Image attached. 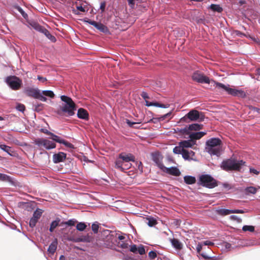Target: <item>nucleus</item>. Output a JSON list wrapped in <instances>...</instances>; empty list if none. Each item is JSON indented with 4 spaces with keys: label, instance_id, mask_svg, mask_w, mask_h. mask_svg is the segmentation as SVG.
Returning <instances> with one entry per match:
<instances>
[{
    "label": "nucleus",
    "instance_id": "obj_1",
    "mask_svg": "<svg viewBox=\"0 0 260 260\" xmlns=\"http://www.w3.org/2000/svg\"><path fill=\"white\" fill-rule=\"evenodd\" d=\"M60 99L64 102L60 109L57 111V114L60 116L65 115L66 116H72L75 114V111L76 110V105L72 99L66 95H61Z\"/></svg>",
    "mask_w": 260,
    "mask_h": 260
},
{
    "label": "nucleus",
    "instance_id": "obj_2",
    "mask_svg": "<svg viewBox=\"0 0 260 260\" xmlns=\"http://www.w3.org/2000/svg\"><path fill=\"white\" fill-rule=\"evenodd\" d=\"M222 142L219 138H212L206 142L205 150L211 155H218L220 154Z\"/></svg>",
    "mask_w": 260,
    "mask_h": 260
},
{
    "label": "nucleus",
    "instance_id": "obj_3",
    "mask_svg": "<svg viewBox=\"0 0 260 260\" xmlns=\"http://www.w3.org/2000/svg\"><path fill=\"white\" fill-rule=\"evenodd\" d=\"M245 162L242 160H236L235 159H228L223 160L221 164V168L224 171H239Z\"/></svg>",
    "mask_w": 260,
    "mask_h": 260
},
{
    "label": "nucleus",
    "instance_id": "obj_4",
    "mask_svg": "<svg viewBox=\"0 0 260 260\" xmlns=\"http://www.w3.org/2000/svg\"><path fill=\"white\" fill-rule=\"evenodd\" d=\"M199 181L201 185L209 188H213L217 186L216 180L209 175H201Z\"/></svg>",
    "mask_w": 260,
    "mask_h": 260
},
{
    "label": "nucleus",
    "instance_id": "obj_5",
    "mask_svg": "<svg viewBox=\"0 0 260 260\" xmlns=\"http://www.w3.org/2000/svg\"><path fill=\"white\" fill-rule=\"evenodd\" d=\"M216 86L219 88H222L229 94L234 96H239L244 98L246 96L245 92L242 90H237L228 87L222 83L213 81Z\"/></svg>",
    "mask_w": 260,
    "mask_h": 260
},
{
    "label": "nucleus",
    "instance_id": "obj_6",
    "mask_svg": "<svg viewBox=\"0 0 260 260\" xmlns=\"http://www.w3.org/2000/svg\"><path fill=\"white\" fill-rule=\"evenodd\" d=\"M135 156L132 154L120 153L119 154L118 157L117 158V164L121 165V161H124L126 165H124L125 169H128L131 167L132 164L131 161H135Z\"/></svg>",
    "mask_w": 260,
    "mask_h": 260
},
{
    "label": "nucleus",
    "instance_id": "obj_7",
    "mask_svg": "<svg viewBox=\"0 0 260 260\" xmlns=\"http://www.w3.org/2000/svg\"><path fill=\"white\" fill-rule=\"evenodd\" d=\"M6 82L14 90H18L21 86L22 81L15 76H10L6 78Z\"/></svg>",
    "mask_w": 260,
    "mask_h": 260
},
{
    "label": "nucleus",
    "instance_id": "obj_8",
    "mask_svg": "<svg viewBox=\"0 0 260 260\" xmlns=\"http://www.w3.org/2000/svg\"><path fill=\"white\" fill-rule=\"evenodd\" d=\"M34 143L40 147H43L48 150L56 147L54 142L44 138H37L35 140Z\"/></svg>",
    "mask_w": 260,
    "mask_h": 260
},
{
    "label": "nucleus",
    "instance_id": "obj_9",
    "mask_svg": "<svg viewBox=\"0 0 260 260\" xmlns=\"http://www.w3.org/2000/svg\"><path fill=\"white\" fill-rule=\"evenodd\" d=\"M186 118L189 119L191 121L199 120L200 121H203L204 120L205 115L203 113L200 112L196 110H192L182 119H185Z\"/></svg>",
    "mask_w": 260,
    "mask_h": 260
},
{
    "label": "nucleus",
    "instance_id": "obj_10",
    "mask_svg": "<svg viewBox=\"0 0 260 260\" xmlns=\"http://www.w3.org/2000/svg\"><path fill=\"white\" fill-rule=\"evenodd\" d=\"M192 79L193 81L200 83L209 84L210 82V80L208 77L199 71H196L193 73Z\"/></svg>",
    "mask_w": 260,
    "mask_h": 260
},
{
    "label": "nucleus",
    "instance_id": "obj_11",
    "mask_svg": "<svg viewBox=\"0 0 260 260\" xmlns=\"http://www.w3.org/2000/svg\"><path fill=\"white\" fill-rule=\"evenodd\" d=\"M141 95L145 100V105L147 107L155 106L163 108H166L168 107V106H167L166 105L162 104H160L158 102L154 103L147 101V99H148L149 98L147 93H146V92H142Z\"/></svg>",
    "mask_w": 260,
    "mask_h": 260
},
{
    "label": "nucleus",
    "instance_id": "obj_12",
    "mask_svg": "<svg viewBox=\"0 0 260 260\" xmlns=\"http://www.w3.org/2000/svg\"><path fill=\"white\" fill-rule=\"evenodd\" d=\"M43 211L41 209H37L33 213L32 217L30 218L29 221V226L31 228H34L36 226L37 222L38 220L42 216Z\"/></svg>",
    "mask_w": 260,
    "mask_h": 260
},
{
    "label": "nucleus",
    "instance_id": "obj_13",
    "mask_svg": "<svg viewBox=\"0 0 260 260\" xmlns=\"http://www.w3.org/2000/svg\"><path fill=\"white\" fill-rule=\"evenodd\" d=\"M152 160L157 164V166L161 170L164 166L162 162V156L159 153H154L152 154Z\"/></svg>",
    "mask_w": 260,
    "mask_h": 260
},
{
    "label": "nucleus",
    "instance_id": "obj_14",
    "mask_svg": "<svg viewBox=\"0 0 260 260\" xmlns=\"http://www.w3.org/2000/svg\"><path fill=\"white\" fill-rule=\"evenodd\" d=\"M161 170L167 173L175 176H179L181 174L179 170L176 167L167 168L164 166Z\"/></svg>",
    "mask_w": 260,
    "mask_h": 260
},
{
    "label": "nucleus",
    "instance_id": "obj_15",
    "mask_svg": "<svg viewBox=\"0 0 260 260\" xmlns=\"http://www.w3.org/2000/svg\"><path fill=\"white\" fill-rule=\"evenodd\" d=\"M52 139L56 142L59 143L60 144H63L68 148H70L71 149H75L74 145L63 139H61L59 136L56 135H54V136L52 138Z\"/></svg>",
    "mask_w": 260,
    "mask_h": 260
},
{
    "label": "nucleus",
    "instance_id": "obj_16",
    "mask_svg": "<svg viewBox=\"0 0 260 260\" xmlns=\"http://www.w3.org/2000/svg\"><path fill=\"white\" fill-rule=\"evenodd\" d=\"M24 92L28 96H31L35 99H37L40 91L38 89L27 88L25 90Z\"/></svg>",
    "mask_w": 260,
    "mask_h": 260
},
{
    "label": "nucleus",
    "instance_id": "obj_17",
    "mask_svg": "<svg viewBox=\"0 0 260 260\" xmlns=\"http://www.w3.org/2000/svg\"><path fill=\"white\" fill-rule=\"evenodd\" d=\"M67 154L62 152L54 154L53 155V161L54 163H59L63 161L66 158Z\"/></svg>",
    "mask_w": 260,
    "mask_h": 260
},
{
    "label": "nucleus",
    "instance_id": "obj_18",
    "mask_svg": "<svg viewBox=\"0 0 260 260\" xmlns=\"http://www.w3.org/2000/svg\"><path fill=\"white\" fill-rule=\"evenodd\" d=\"M77 117L82 119L88 120L89 114L87 111L82 108H80L78 110Z\"/></svg>",
    "mask_w": 260,
    "mask_h": 260
},
{
    "label": "nucleus",
    "instance_id": "obj_19",
    "mask_svg": "<svg viewBox=\"0 0 260 260\" xmlns=\"http://www.w3.org/2000/svg\"><path fill=\"white\" fill-rule=\"evenodd\" d=\"M194 155H195V153L193 151H192V150L188 151L185 149H184V150L182 153V157L185 160H192L193 157L194 156Z\"/></svg>",
    "mask_w": 260,
    "mask_h": 260
},
{
    "label": "nucleus",
    "instance_id": "obj_20",
    "mask_svg": "<svg viewBox=\"0 0 260 260\" xmlns=\"http://www.w3.org/2000/svg\"><path fill=\"white\" fill-rule=\"evenodd\" d=\"M196 143V142L193 141L191 139L188 140H184L179 142L180 145L183 149L185 148H191Z\"/></svg>",
    "mask_w": 260,
    "mask_h": 260
},
{
    "label": "nucleus",
    "instance_id": "obj_21",
    "mask_svg": "<svg viewBox=\"0 0 260 260\" xmlns=\"http://www.w3.org/2000/svg\"><path fill=\"white\" fill-rule=\"evenodd\" d=\"M205 135H206V133L203 132L193 133L189 134V138L192 139L193 141L196 142L197 140L201 139Z\"/></svg>",
    "mask_w": 260,
    "mask_h": 260
},
{
    "label": "nucleus",
    "instance_id": "obj_22",
    "mask_svg": "<svg viewBox=\"0 0 260 260\" xmlns=\"http://www.w3.org/2000/svg\"><path fill=\"white\" fill-rule=\"evenodd\" d=\"M57 240L56 239L49 245L48 248V251L49 253L52 254H53L55 253L57 249Z\"/></svg>",
    "mask_w": 260,
    "mask_h": 260
},
{
    "label": "nucleus",
    "instance_id": "obj_23",
    "mask_svg": "<svg viewBox=\"0 0 260 260\" xmlns=\"http://www.w3.org/2000/svg\"><path fill=\"white\" fill-rule=\"evenodd\" d=\"M41 32L44 34L46 36V37L52 42H55L56 41L55 37L52 35L50 32L45 28L44 27Z\"/></svg>",
    "mask_w": 260,
    "mask_h": 260
},
{
    "label": "nucleus",
    "instance_id": "obj_24",
    "mask_svg": "<svg viewBox=\"0 0 260 260\" xmlns=\"http://www.w3.org/2000/svg\"><path fill=\"white\" fill-rule=\"evenodd\" d=\"M171 243L173 247L177 250H181L182 248V244L177 239H173L171 240Z\"/></svg>",
    "mask_w": 260,
    "mask_h": 260
},
{
    "label": "nucleus",
    "instance_id": "obj_25",
    "mask_svg": "<svg viewBox=\"0 0 260 260\" xmlns=\"http://www.w3.org/2000/svg\"><path fill=\"white\" fill-rule=\"evenodd\" d=\"M203 128V125L202 124H199L198 123H193L191 124H190L188 126V129H189V131H199Z\"/></svg>",
    "mask_w": 260,
    "mask_h": 260
},
{
    "label": "nucleus",
    "instance_id": "obj_26",
    "mask_svg": "<svg viewBox=\"0 0 260 260\" xmlns=\"http://www.w3.org/2000/svg\"><path fill=\"white\" fill-rule=\"evenodd\" d=\"M184 180L187 184H192L196 182V179L194 177L188 175L184 177Z\"/></svg>",
    "mask_w": 260,
    "mask_h": 260
},
{
    "label": "nucleus",
    "instance_id": "obj_27",
    "mask_svg": "<svg viewBox=\"0 0 260 260\" xmlns=\"http://www.w3.org/2000/svg\"><path fill=\"white\" fill-rule=\"evenodd\" d=\"M60 219L59 218H57L55 220L53 221L50 224L49 228V231L53 232L55 229L59 225Z\"/></svg>",
    "mask_w": 260,
    "mask_h": 260
},
{
    "label": "nucleus",
    "instance_id": "obj_28",
    "mask_svg": "<svg viewBox=\"0 0 260 260\" xmlns=\"http://www.w3.org/2000/svg\"><path fill=\"white\" fill-rule=\"evenodd\" d=\"M210 8L212 11L218 13H221L223 11L222 8L220 7L219 5L217 4H211L210 6Z\"/></svg>",
    "mask_w": 260,
    "mask_h": 260
},
{
    "label": "nucleus",
    "instance_id": "obj_29",
    "mask_svg": "<svg viewBox=\"0 0 260 260\" xmlns=\"http://www.w3.org/2000/svg\"><path fill=\"white\" fill-rule=\"evenodd\" d=\"M217 212L219 215L222 216H225L233 213V210L221 209L218 210Z\"/></svg>",
    "mask_w": 260,
    "mask_h": 260
},
{
    "label": "nucleus",
    "instance_id": "obj_30",
    "mask_svg": "<svg viewBox=\"0 0 260 260\" xmlns=\"http://www.w3.org/2000/svg\"><path fill=\"white\" fill-rule=\"evenodd\" d=\"M176 132L180 133L182 135H189V129H188V126H186L183 128H177L176 129Z\"/></svg>",
    "mask_w": 260,
    "mask_h": 260
},
{
    "label": "nucleus",
    "instance_id": "obj_31",
    "mask_svg": "<svg viewBox=\"0 0 260 260\" xmlns=\"http://www.w3.org/2000/svg\"><path fill=\"white\" fill-rule=\"evenodd\" d=\"M96 28L103 32L105 33L108 32V29L107 27L101 23H99Z\"/></svg>",
    "mask_w": 260,
    "mask_h": 260
},
{
    "label": "nucleus",
    "instance_id": "obj_32",
    "mask_svg": "<svg viewBox=\"0 0 260 260\" xmlns=\"http://www.w3.org/2000/svg\"><path fill=\"white\" fill-rule=\"evenodd\" d=\"M0 180L2 181L11 182V178L5 174L0 173Z\"/></svg>",
    "mask_w": 260,
    "mask_h": 260
},
{
    "label": "nucleus",
    "instance_id": "obj_33",
    "mask_svg": "<svg viewBox=\"0 0 260 260\" xmlns=\"http://www.w3.org/2000/svg\"><path fill=\"white\" fill-rule=\"evenodd\" d=\"M0 148L1 149L7 152L10 155H12L11 153L13 152V151H12L11 148L10 147L7 146L6 145H1Z\"/></svg>",
    "mask_w": 260,
    "mask_h": 260
},
{
    "label": "nucleus",
    "instance_id": "obj_34",
    "mask_svg": "<svg viewBox=\"0 0 260 260\" xmlns=\"http://www.w3.org/2000/svg\"><path fill=\"white\" fill-rule=\"evenodd\" d=\"M245 191L247 194H255L257 192V188L253 186L247 187L245 188Z\"/></svg>",
    "mask_w": 260,
    "mask_h": 260
},
{
    "label": "nucleus",
    "instance_id": "obj_35",
    "mask_svg": "<svg viewBox=\"0 0 260 260\" xmlns=\"http://www.w3.org/2000/svg\"><path fill=\"white\" fill-rule=\"evenodd\" d=\"M42 93L46 96L49 97L50 98H54L55 96V94L51 90H43L42 91Z\"/></svg>",
    "mask_w": 260,
    "mask_h": 260
},
{
    "label": "nucleus",
    "instance_id": "obj_36",
    "mask_svg": "<svg viewBox=\"0 0 260 260\" xmlns=\"http://www.w3.org/2000/svg\"><path fill=\"white\" fill-rule=\"evenodd\" d=\"M184 149L180 145L178 146H175L173 149V152L175 154H181Z\"/></svg>",
    "mask_w": 260,
    "mask_h": 260
},
{
    "label": "nucleus",
    "instance_id": "obj_37",
    "mask_svg": "<svg viewBox=\"0 0 260 260\" xmlns=\"http://www.w3.org/2000/svg\"><path fill=\"white\" fill-rule=\"evenodd\" d=\"M86 228V225L83 222H80L77 224L76 228L79 231H84Z\"/></svg>",
    "mask_w": 260,
    "mask_h": 260
},
{
    "label": "nucleus",
    "instance_id": "obj_38",
    "mask_svg": "<svg viewBox=\"0 0 260 260\" xmlns=\"http://www.w3.org/2000/svg\"><path fill=\"white\" fill-rule=\"evenodd\" d=\"M76 8H77V10H73V12L75 14H77V15L79 14V13L78 12H77V11H81V12H85L86 11L85 7H83L81 5H80V6H77Z\"/></svg>",
    "mask_w": 260,
    "mask_h": 260
},
{
    "label": "nucleus",
    "instance_id": "obj_39",
    "mask_svg": "<svg viewBox=\"0 0 260 260\" xmlns=\"http://www.w3.org/2000/svg\"><path fill=\"white\" fill-rule=\"evenodd\" d=\"M242 230L244 232L249 231L253 232L254 231V227L252 225H244L242 228Z\"/></svg>",
    "mask_w": 260,
    "mask_h": 260
},
{
    "label": "nucleus",
    "instance_id": "obj_40",
    "mask_svg": "<svg viewBox=\"0 0 260 260\" xmlns=\"http://www.w3.org/2000/svg\"><path fill=\"white\" fill-rule=\"evenodd\" d=\"M31 25L33 28H34L36 30L41 32L43 28H44L43 26L39 25L38 23L34 22L31 24Z\"/></svg>",
    "mask_w": 260,
    "mask_h": 260
},
{
    "label": "nucleus",
    "instance_id": "obj_41",
    "mask_svg": "<svg viewBox=\"0 0 260 260\" xmlns=\"http://www.w3.org/2000/svg\"><path fill=\"white\" fill-rule=\"evenodd\" d=\"M76 222V221L75 219H70L67 221L62 222L61 223V225L66 224V225H68L69 226H74Z\"/></svg>",
    "mask_w": 260,
    "mask_h": 260
},
{
    "label": "nucleus",
    "instance_id": "obj_42",
    "mask_svg": "<svg viewBox=\"0 0 260 260\" xmlns=\"http://www.w3.org/2000/svg\"><path fill=\"white\" fill-rule=\"evenodd\" d=\"M121 161V165H118L117 164V159L115 161V167L116 168H117V169H119L121 171H124L125 169L124 168V165H126V164L125 162H124V161Z\"/></svg>",
    "mask_w": 260,
    "mask_h": 260
},
{
    "label": "nucleus",
    "instance_id": "obj_43",
    "mask_svg": "<svg viewBox=\"0 0 260 260\" xmlns=\"http://www.w3.org/2000/svg\"><path fill=\"white\" fill-rule=\"evenodd\" d=\"M99 226L98 223H94L92 224L91 229L94 233H97L99 231Z\"/></svg>",
    "mask_w": 260,
    "mask_h": 260
},
{
    "label": "nucleus",
    "instance_id": "obj_44",
    "mask_svg": "<svg viewBox=\"0 0 260 260\" xmlns=\"http://www.w3.org/2000/svg\"><path fill=\"white\" fill-rule=\"evenodd\" d=\"M16 108L19 111L22 112H24L25 109V106L21 104H18L17 105Z\"/></svg>",
    "mask_w": 260,
    "mask_h": 260
},
{
    "label": "nucleus",
    "instance_id": "obj_45",
    "mask_svg": "<svg viewBox=\"0 0 260 260\" xmlns=\"http://www.w3.org/2000/svg\"><path fill=\"white\" fill-rule=\"evenodd\" d=\"M157 223L156 220L153 218H149L148 219V225L149 226H153Z\"/></svg>",
    "mask_w": 260,
    "mask_h": 260
},
{
    "label": "nucleus",
    "instance_id": "obj_46",
    "mask_svg": "<svg viewBox=\"0 0 260 260\" xmlns=\"http://www.w3.org/2000/svg\"><path fill=\"white\" fill-rule=\"evenodd\" d=\"M148 256L150 259H154L156 257L157 254L156 252L154 251H151L149 252Z\"/></svg>",
    "mask_w": 260,
    "mask_h": 260
},
{
    "label": "nucleus",
    "instance_id": "obj_47",
    "mask_svg": "<svg viewBox=\"0 0 260 260\" xmlns=\"http://www.w3.org/2000/svg\"><path fill=\"white\" fill-rule=\"evenodd\" d=\"M34 106L35 107V110L37 112L42 110L43 108V105L42 104L34 105Z\"/></svg>",
    "mask_w": 260,
    "mask_h": 260
},
{
    "label": "nucleus",
    "instance_id": "obj_48",
    "mask_svg": "<svg viewBox=\"0 0 260 260\" xmlns=\"http://www.w3.org/2000/svg\"><path fill=\"white\" fill-rule=\"evenodd\" d=\"M138 252L140 255H143L145 253V250L143 246H141L138 247Z\"/></svg>",
    "mask_w": 260,
    "mask_h": 260
},
{
    "label": "nucleus",
    "instance_id": "obj_49",
    "mask_svg": "<svg viewBox=\"0 0 260 260\" xmlns=\"http://www.w3.org/2000/svg\"><path fill=\"white\" fill-rule=\"evenodd\" d=\"M86 237L84 236L82 237L77 238L74 240V242H85L86 241Z\"/></svg>",
    "mask_w": 260,
    "mask_h": 260
},
{
    "label": "nucleus",
    "instance_id": "obj_50",
    "mask_svg": "<svg viewBox=\"0 0 260 260\" xmlns=\"http://www.w3.org/2000/svg\"><path fill=\"white\" fill-rule=\"evenodd\" d=\"M126 123L128 125L129 127H134V125L136 124H139L140 122H132L129 119H126Z\"/></svg>",
    "mask_w": 260,
    "mask_h": 260
},
{
    "label": "nucleus",
    "instance_id": "obj_51",
    "mask_svg": "<svg viewBox=\"0 0 260 260\" xmlns=\"http://www.w3.org/2000/svg\"><path fill=\"white\" fill-rule=\"evenodd\" d=\"M106 6V2L105 1H103L101 2L100 5V9L101 10V12L103 13L105 10V8Z\"/></svg>",
    "mask_w": 260,
    "mask_h": 260
},
{
    "label": "nucleus",
    "instance_id": "obj_52",
    "mask_svg": "<svg viewBox=\"0 0 260 260\" xmlns=\"http://www.w3.org/2000/svg\"><path fill=\"white\" fill-rule=\"evenodd\" d=\"M18 10L25 19H26L28 17L27 14L25 13L24 11L22 10V9L20 7L18 8Z\"/></svg>",
    "mask_w": 260,
    "mask_h": 260
},
{
    "label": "nucleus",
    "instance_id": "obj_53",
    "mask_svg": "<svg viewBox=\"0 0 260 260\" xmlns=\"http://www.w3.org/2000/svg\"><path fill=\"white\" fill-rule=\"evenodd\" d=\"M86 22L87 23H88L89 24L94 26L95 28H96V27L98 26V25L100 23V22H96L95 21H92V20H88Z\"/></svg>",
    "mask_w": 260,
    "mask_h": 260
},
{
    "label": "nucleus",
    "instance_id": "obj_54",
    "mask_svg": "<svg viewBox=\"0 0 260 260\" xmlns=\"http://www.w3.org/2000/svg\"><path fill=\"white\" fill-rule=\"evenodd\" d=\"M196 249H197V253L200 255L202 253L201 250L202 249V244L201 243H199L197 245Z\"/></svg>",
    "mask_w": 260,
    "mask_h": 260
},
{
    "label": "nucleus",
    "instance_id": "obj_55",
    "mask_svg": "<svg viewBox=\"0 0 260 260\" xmlns=\"http://www.w3.org/2000/svg\"><path fill=\"white\" fill-rule=\"evenodd\" d=\"M41 92H40L39 95H38L37 99H39L42 101L46 102L47 101V98L43 96Z\"/></svg>",
    "mask_w": 260,
    "mask_h": 260
},
{
    "label": "nucleus",
    "instance_id": "obj_56",
    "mask_svg": "<svg viewBox=\"0 0 260 260\" xmlns=\"http://www.w3.org/2000/svg\"><path fill=\"white\" fill-rule=\"evenodd\" d=\"M138 249L136 245H133L130 249V251L133 253H136L138 251Z\"/></svg>",
    "mask_w": 260,
    "mask_h": 260
},
{
    "label": "nucleus",
    "instance_id": "obj_57",
    "mask_svg": "<svg viewBox=\"0 0 260 260\" xmlns=\"http://www.w3.org/2000/svg\"><path fill=\"white\" fill-rule=\"evenodd\" d=\"M200 256H201L204 259H207V258H209V255L206 253V252H202L200 254Z\"/></svg>",
    "mask_w": 260,
    "mask_h": 260
},
{
    "label": "nucleus",
    "instance_id": "obj_58",
    "mask_svg": "<svg viewBox=\"0 0 260 260\" xmlns=\"http://www.w3.org/2000/svg\"><path fill=\"white\" fill-rule=\"evenodd\" d=\"M250 172L251 173H253L255 175H258L259 173V171H257L256 170H255L254 168H250Z\"/></svg>",
    "mask_w": 260,
    "mask_h": 260
},
{
    "label": "nucleus",
    "instance_id": "obj_59",
    "mask_svg": "<svg viewBox=\"0 0 260 260\" xmlns=\"http://www.w3.org/2000/svg\"><path fill=\"white\" fill-rule=\"evenodd\" d=\"M203 243L204 245H208V246H211V245H214V243L213 242L209 241H204Z\"/></svg>",
    "mask_w": 260,
    "mask_h": 260
},
{
    "label": "nucleus",
    "instance_id": "obj_60",
    "mask_svg": "<svg viewBox=\"0 0 260 260\" xmlns=\"http://www.w3.org/2000/svg\"><path fill=\"white\" fill-rule=\"evenodd\" d=\"M245 212L242 210H233V213H244Z\"/></svg>",
    "mask_w": 260,
    "mask_h": 260
},
{
    "label": "nucleus",
    "instance_id": "obj_61",
    "mask_svg": "<svg viewBox=\"0 0 260 260\" xmlns=\"http://www.w3.org/2000/svg\"><path fill=\"white\" fill-rule=\"evenodd\" d=\"M38 79L39 81H42V82H44L47 81V79L46 78H44V77H41L40 76H38Z\"/></svg>",
    "mask_w": 260,
    "mask_h": 260
},
{
    "label": "nucleus",
    "instance_id": "obj_62",
    "mask_svg": "<svg viewBox=\"0 0 260 260\" xmlns=\"http://www.w3.org/2000/svg\"><path fill=\"white\" fill-rule=\"evenodd\" d=\"M40 131L42 132V133H43L44 134H45L46 135H48L49 133L50 132L48 129H45V128H41L40 129Z\"/></svg>",
    "mask_w": 260,
    "mask_h": 260
},
{
    "label": "nucleus",
    "instance_id": "obj_63",
    "mask_svg": "<svg viewBox=\"0 0 260 260\" xmlns=\"http://www.w3.org/2000/svg\"><path fill=\"white\" fill-rule=\"evenodd\" d=\"M220 259L216 256H209V258H207L206 260H219Z\"/></svg>",
    "mask_w": 260,
    "mask_h": 260
},
{
    "label": "nucleus",
    "instance_id": "obj_64",
    "mask_svg": "<svg viewBox=\"0 0 260 260\" xmlns=\"http://www.w3.org/2000/svg\"><path fill=\"white\" fill-rule=\"evenodd\" d=\"M48 135L50 136V138L52 139V138L54 136L55 134H54L52 132H50Z\"/></svg>",
    "mask_w": 260,
    "mask_h": 260
}]
</instances>
